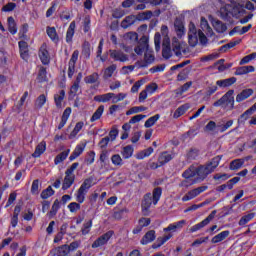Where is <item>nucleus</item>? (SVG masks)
<instances>
[{"label":"nucleus","instance_id":"obj_55","mask_svg":"<svg viewBox=\"0 0 256 256\" xmlns=\"http://www.w3.org/2000/svg\"><path fill=\"white\" fill-rule=\"evenodd\" d=\"M126 98H127V93H118V94L113 93L112 103L114 104L119 103L120 101H124Z\"/></svg>","mask_w":256,"mask_h":256},{"label":"nucleus","instance_id":"obj_59","mask_svg":"<svg viewBox=\"0 0 256 256\" xmlns=\"http://www.w3.org/2000/svg\"><path fill=\"white\" fill-rule=\"evenodd\" d=\"M111 161L113 165H116L117 167H121V165H123V158H121V155L119 154H114L111 157Z\"/></svg>","mask_w":256,"mask_h":256},{"label":"nucleus","instance_id":"obj_7","mask_svg":"<svg viewBox=\"0 0 256 256\" xmlns=\"http://www.w3.org/2000/svg\"><path fill=\"white\" fill-rule=\"evenodd\" d=\"M235 90H229L225 93L218 101L214 102V107H223V109H228L231 111L235 107Z\"/></svg>","mask_w":256,"mask_h":256},{"label":"nucleus","instance_id":"obj_64","mask_svg":"<svg viewBox=\"0 0 256 256\" xmlns=\"http://www.w3.org/2000/svg\"><path fill=\"white\" fill-rule=\"evenodd\" d=\"M40 189H39V180H34L32 182V186H31V193L32 195H37L39 193Z\"/></svg>","mask_w":256,"mask_h":256},{"label":"nucleus","instance_id":"obj_39","mask_svg":"<svg viewBox=\"0 0 256 256\" xmlns=\"http://www.w3.org/2000/svg\"><path fill=\"white\" fill-rule=\"evenodd\" d=\"M191 85H193V82H187L184 85H182L180 88L175 90L176 97H182L183 93H187L189 89H191Z\"/></svg>","mask_w":256,"mask_h":256},{"label":"nucleus","instance_id":"obj_49","mask_svg":"<svg viewBox=\"0 0 256 256\" xmlns=\"http://www.w3.org/2000/svg\"><path fill=\"white\" fill-rule=\"evenodd\" d=\"M92 187H93V178H87L81 184L80 189H82L83 191H86V193H89V189Z\"/></svg>","mask_w":256,"mask_h":256},{"label":"nucleus","instance_id":"obj_48","mask_svg":"<svg viewBox=\"0 0 256 256\" xmlns=\"http://www.w3.org/2000/svg\"><path fill=\"white\" fill-rule=\"evenodd\" d=\"M171 159H173V156L167 152H164L159 156L158 163L159 165H165L166 163H169Z\"/></svg>","mask_w":256,"mask_h":256},{"label":"nucleus","instance_id":"obj_24","mask_svg":"<svg viewBox=\"0 0 256 256\" xmlns=\"http://www.w3.org/2000/svg\"><path fill=\"white\" fill-rule=\"evenodd\" d=\"M124 43H137L139 35L136 32H128L122 36Z\"/></svg>","mask_w":256,"mask_h":256},{"label":"nucleus","instance_id":"obj_20","mask_svg":"<svg viewBox=\"0 0 256 256\" xmlns=\"http://www.w3.org/2000/svg\"><path fill=\"white\" fill-rule=\"evenodd\" d=\"M18 45L21 58L24 59V61H27L29 59V44H27L26 41H20L18 42Z\"/></svg>","mask_w":256,"mask_h":256},{"label":"nucleus","instance_id":"obj_33","mask_svg":"<svg viewBox=\"0 0 256 256\" xmlns=\"http://www.w3.org/2000/svg\"><path fill=\"white\" fill-rule=\"evenodd\" d=\"M47 103V95L46 94H41L38 96L35 100L34 107L35 109H43V106Z\"/></svg>","mask_w":256,"mask_h":256},{"label":"nucleus","instance_id":"obj_34","mask_svg":"<svg viewBox=\"0 0 256 256\" xmlns=\"http://www.w3.org/2000/svg\"><path fill=\"white\" fill-rule=\"evenodd\" d=\"M69 153H71V150L67 149V150L61 152L60 154H58L54 158V164L59 165V164L63 163V161H65V159H67V157H69Z\"/></svg>","mask_w":256,"mask_h":256},{"label":"nucleus","instance_id":"obj_53","mask_svg":"<svg viewBox=\"0 0 256 256\" xmlns=\"http://www.w3.org/2000/svg\"><path fill=\"white\" fill-rule=\"evenodd\" d=\"M69 254V245H62L56 249L57 256H67Z\"/></svg>","mask_w":256,"mask_h":256},{"label":"nucleus","instance_id":"obj_38","mask_svg":"<svg viewBox=\"0 0 256 256\" xmlns=\"http://www.w3.org/2000/svg\"><path fill=\"white\" fill-rule=\"evenodd\" d=\"M83 127H85V123L83 121L76 123L74 129L69 134V139H75Z\"/></svg>","mask_w":256,"mask_h":256},{"label":"nucleus","instance_id":"obj_9","mask_svg":"<svg viewBox=\"0 0 256 256\" xmlns=\"http://www.w3.org/2000/svg\"><path fill=\"white\" fill-rule=\"evenodd\" d=\"M79 167V163H73L66 171L65 177L62 183L63 191H67L75 183V169Z\"/></svg>","mask_w":256,"mask_h":256},{"label":"nucleus","instance_id":"obj_54","mask_svg":"<svg viewBox=\"0 0 256 256\" xmlns=\"http://www.w3.org/2000/svg\"><path fill=\"white\" fill-rule=\"evenodd\" d=\"M55 195V191L51 186L41 192L42 199H49V197H53Z\"/></svg>","mask_w":256,"mask_h":256},{"label":"nucleus","instance_id":"obj_47","mask_svg":"<svg viewBox=\"0 0 256 256\" xmlns=\"http://www.w3.org/2000/svg\"><path fill=\"white\" fill-rule=\"evenodd\" d=\"M46 33L52 41H59V36L57 35V30L55 29V27H47Z\"/></svg>","mask_w":256,"mask_h":256},{"label":"nucleus","instance_id":"obj_21","mask_svg":"<svg viewBox=\"0 0 256 256\" xmlns=\"http://www.w3.org/2000/svg\"><path fill=\"white\" fill-rule=\"evenodd\" d=\"M229 235H231V232L229 230L222 231L211 239V243L214 245L217 243H222V241H225V239H227Z\"/></svg>","mask_w":256,"mask_h":256},{"label":"nucleus","instance_id":"obj_4","mask_svg":"<svg viewBox=\"0 0 256 256\" xmlns=\"http://www.w3.org/2000/svg\"><path fill=\"white\" fill-rule=\"evenodd\" d=\"M163 194V190L158 187L153 190V193H148L144 196L142 201V212L143 215H149V209H151V205H157L159 203V199H161V195Z\"/></svg>","mask_w":256,"mask_h":256},{"label":"nucleus","instance_id":"obj_11","mask_svg":"<svg viewBox=\"0 0 256 256\" xmlns=\"http://www.w3.org/2000/svg\"><path fill=\"white\" fill-rule=\"evenodd\" d=\"M206 189H208L207 186H200L198 188L190 190L188 193H186L182 197V201L183 202L191 201L192 199H195V197H199V195H201V193H205Z\"/></svg>","mask_w":256,"mask_h":256},{"label":"nucleus","instance_id":"obj_5","mask_svg":"<svg viewBox=\"0 0 256 256\" xmlns=\"http://www.w3.org/2000/svg\"><path fill=\"white\" fill-rule=\"evenodd\" d=\"M219 163H221V156H216L206 166L198 167V179L203 181L207 175H210L219 167Z\"/></svg>","mask_w":256,"mask_h":256},{"label":"nucleus","instance_id":"obj_46","mask_svg":"<svg viewBox=\"0 0 256 256\" xmlns=\"http://www.w3.org/2000/svg\"><path fill=\"white\" fill-rule=\"evenodd\" d=\"M36 81L38 83H45L47 81V70L44 67H40Z\"/></svg>","mask_w":256,"mask_h":256},{"label":"nucleus","instance_id":"obj_18","mask_svg":"<svg viewBox=\"0 0 256 256\" xmlns=\"http://www.w3.org/2000/svg\"><path fill=\"white\" fill-rule=\"evenodd\" d=\"M235 83H237V78H235V77L216 81V85L220 89H225L226 87H231V85H235Z\"/></svg>","mask_w":256,"mask_h":256},{"label":"nucleus","instance_id":"obj_56","mask_svg":"<svg viewBox=\"0 0 256 256\" xmlns=\"http://www.w3.org/2000/svg\"><path fill=\"white\" fill-rule=\"evenodd\" d=\"M85 83L92 84L97 83L99 81V74L97 72L87 76L84 78Z\"/></svg>","mask_w":256,"mask_h":256},{"label":"nucleus","instance_id":"obj_52","mask_svg":"<svg viewBox=\"0 0 256 256\" xmlns=\"http://www.w3.org/2000/svg\"><path fill=\"white\" fill-rule=\"evenodd\" d=\"M143 111H147V107L144 106H135L130 108L127 112L126 115H135V113H141Z\"/></svg>","mask_w":256,"mask_h":256},{"label":"nucleus","instance_id":"obj_42","mask_svg":"<svg viewBox=\"0 0 256 256\" xmlns=\"http://www.w3.org/2000/svg\"><path fill=\"white\" fill-rule=\"evenodd\" d=\"M251 29V24L248 26H244L240 28L239 26L235 27L232 31H230L229 35H235V33H238L239 35H245L249 30Z\"/></svg>","mask_w":256,"mask_h":256},{"label":"nucleus","instance_id":"obj_45","mask_svg":"<svg viewBox=\"0 0 256 256\" xmlns=\"http://www.w3.org/2000/svg\"><path fill=\"white\" fill-rule=\"evenodd\" d=\"M174 27L178 37H183V35H185V26L183 25V22L176 21Z\"/></svg>","mask_w":256,"mask_h":256},{"label":"nucleus","instance_id":"obj_10","mask_svg":"<svg viewBox=\"0 0 256 256\" xmlns=\"http://www.w3.org/2000/svg\"><path fill=\"white\" fill-rule=\"evenodd\" d=\"M111 237H113V231H108L102 234L92 243V249H99V247L107 245L111 240Z\"/></svg>","mask_w":256,"mask_h":256},{"label":"nucleus","instance_id":"obj_51","mask_svg":"<svg viewBox=\"0 0 256 256\" xmlns=\"http://www.w3.org/2000/svg\"><path fill=\"white\" fill-rule=\"evenodd\" d=\"M153 17V12L147 11V12H141L138 15H136L137 21H147Z\"/></svg>","mask_w":256,"mask_h":256},{"label":"nucleus","instance_id":"obj_44","mask_svg":"<svg viewBox=\"0 0 256 256\" xmlns=\"http://www.w3.org/2000/svg\"><path fill=\"white\" fill-rule=\"evenodd\" d=\"M198 181H201L199 177H196L194 179L191 178H185L180 184L179 187H191V185H195V183H198Z\"/></svg>","mask_w":256,"mask_h":256},{"label":"nucleus","instance_id":"obj_57","mask_svg":"<svg viewBox=\"0 0 256 256\" xmlns=\"http://www.w3.org/2000/svg\"><path fill=\"white\" fill-rule=\"evenodd\" d=\"M244 161L241 159L234 160L230 163V169L232 171H236L237 169H241L243 167Z\"/></svg>","mask_w":256,"mask_h":256},{"label":"nucleus","instance_id":"obj_31","mask_svg":"<svg viewBox=\"0 0 256 256\" xmlns=\"http://www.w3.org/2000/svg\"><path fill=\"white\" fill-rule=\"evenodd\" d=\"M75 21H72L67 29L66 32V42L72 43L73 42V37L75 35Z\"/></svg>","mask_w":256,"mask_h":256},{"label":"nucleus","instance_id":"obj_26","mask_svg":"<svg viewBox=\"0 0 256 256\" xmlns=\"http://www.w3.org/2000/svg\"><path fill=\"white\" fill-rule=\"evenodd\" d=\"M253 95V89H245L241 93L236 96L237 103H241L245 101V99H249Z\"/></svg>","mask_w":256,"mask_h":256},{"label":"nucleus","instance_id":"obj_61","mask_svg":"<svg viewBox=\"0 0 256 256\" xmlns=\"http://www.w3.org/2000/svg\"><path fill=\"white\" fill-rule=\"evenodd\" d=\"M255 111H256V103L241 115L242 119H249V116L253 115Z\"/></svg>","mask_w":256,"mask_h":256},{"label":"nucleus","instance_id":"obj_60","mask_svg":"<svg viewBox=\"0 0 256 256\" xmlns=\"http://www.w3.org/2000/svg\"><path fill=\"white\" fill-rule=\"evenodd\" d=\"M214 28L218 33H224V31H227V26H225L221 21H216L214 23Z\"/></svg>","mask_w":256,"mask_h":256},{"label":"nucleus","instance_id":"obj_22","mask_svg":"<svg viewBox=\"0 0 256 256\" xmlns=\"http://www.w3.org/2000/svg\"><path fill=\"white\" fill-rule=\"evenodd\" d=\"M136 22H137L136 15L126 16L125 19H123L121 22V27L122 29H129V27H131V25H135Z\"/></svg>","mask_w":256,"mask_h":256},{"label":"nucleus","instance_id":"obj_2","mask_svg":"<svg viewBox=\"0 0 256 256\" xmlns=\"http://www.w3.org/2000/svg\"><path fill=\"white\" fill-rule=\"evenodd\" d=\"M187 225L186 220H180L178 222H174L168 225V227L164 228L163 231L165 234L164 236L157 238V247H161L162 245H165L169 239L173 237V233H177V231H181L183 229V226Z\"/></svg>","mask_w":256,"mask_h":256},{"label":"nucleus","instance_id":"obj_19","mask_svg":"<svg viewBox=\"0 0 256 256\" xmlns=\"http://www.w3.org/2000/svg\"><path fill=\"white\" fill-rule=\"evenodd\" d=\"M47 151V142L41 141L35 148L34 153L32 154V157L34 159H37L43 155Z\"/></svg>","mask_w":256,"mask_h":256},{"label":"nucleus","instance_id":"obj_36","mask_svg":"<svg viewBox=\"0 0 256 256\" xmlns=\"http://www.w3.org/2000/svg\"><path fill=\"white\" fill-rule=\"evenodd\" d=\"M113 92H109L102 95H97L94 97V100H96L98 103H107L109 101H112Z\"/></svg>","mask_w":256,"mask_h":256},{"label":"nucleus","instance_id":"obj_58","mask_svg":"<svg viewBox=\"0 0 256 256\" xmlns=\"http://www.w3.org/2000/svg\"><path fill=\"white\" fill-rule=\"evenodd\" d=\"M144 59L146 63H153L155 61V56L153 55V51L149 48L146 49V52L144 54Z\"/></svg>","mask_w":256,"mask_h":256},{"label":"nucleus","instance_id":"obj_14","mask_svg":"<svg viewBox=\"0 0 256 256\" xmlns=\"http://www.w3.org/2000/svg\"><path fill=\"white\" fill-rule=\"evenodd\" d=\"M109 55L113 61H119L120 63H126V61H129V55L125 54L121 50H109Z\"/></svg>","mask_w":256,"mask_h":256},{"label":"nucleus","instance_id":"obj_32","mask_svg":"<svg viewBox=\"0 0 256 256\" xmlns=\"http://www.w3.org/2000/svg\"><path fill=\"white\" fill-rule=\"evenodd\" d=\"M115 71H117L116 64H112V65L108 66L107 68H105L103 70V79H111V77H113V73H115Z\"/></svg>","mask_w":256,"mask_h":256},{"label":"nucleus","instance_id":"obj_12","mask_svg":"<svg viewBox=\"0 0 256 256\" xmlns=\"http://www.w3.org/2000/svg\"><path fill=\"white\" fill-rule=\"evenodd\" d=\"M187 44L183 41H179L177 38L172 39V51L177 57L182 53H185Z\"/></svg>","mask_w":256,"mask_h":256},{"label":"nucleus","instance_id":"obj_17","mask_svg":"<svg viewBox=\"0 0 256 256\" xmlns=\"http://www.w3.org/2000/svg\"><path fill=\"white\" fill-rule=\"evenodd\" d=\"M182 177L184 179H197L199 177V168L192 166L183 172Z\"/></svg>","mask_w":256,"mask_h":256},{"label":"nucleus","instance_id":"obj_8","mask_svg":"<svg viewBox=\"0 0 256 256\" xmlns=\"http://www.w3.org/2000/svg\"><path fill=\"white\" fill-rule=\"evenodd\" d=\"M161 34L164 37L162 42V57H164V59H170V57L173 55V50H171L169 28L166 25L161 27Z\"/></svg>","mask_w":256,"mask_h":256},{"label":"nucleus","instance_id":"obj_15","mask_svg":"<svg viewBox=\"0 0 256 256\" xmlns=\"http://www.w3.org/2000/svg\"><path fill=\"white\" fill-rule=\"evenodd\" d=\"M39 58L43 65H49L51 57L49 56V50H47V45L44 44L39 50Z\"/></svg>","mask_w":256,"mask_h":256},{"label":"nucleus","instance_id":"obj_30","mask_svg":"<svg viewBox=\"0 0 256 256\" xmlns=\"http://www.w3.org/2000/svg\"><path fill=\"white\" fill-rule=\"evenodd\" d=\"M84 151H85V144H78L75 147L73 153L69 157L70 161H75V159H77V157H79Z\"/></svg>","mask_w":256,"mask_h":256},{"label":"nucleus","instance_id":"obj_62","mask_svg":"<svg viewBox=\"0 0 256 256\" xmlns=\"http://www.w3.org/2000/svg\"><path fill=\"white\" fill-rule=\"evenodd\" d=\"M91 227H93V221L90 220L87 223L84 224L82 228V235H89V232L91 231Z\"/></svg>","mask_w":256,"mask_h":256},{"label":"nucleus","instance_id":"obj_37","mask_svg":"<svg viewBox=\"0 0 256 256\" xmlns=\"http://www.w3.org/2000/svg\"><path fill=\"white\" fill-rule=\"evenodd\" d=\"M254 71L255 67L253 66H241L236 69L235 75H247V73H253Z\"/></svg>","mask_w":256,"mask_h":256},{"label":"nucleus","instance_id":"obj_27","mask_svg":"<svg viewBox=\"0 0 256 256\" xmlns=\"http://www.w3.org/2000/svg\"><path fill=\"white\" fill-rule=\"evenodd\" d=\"M253 219H255V212H250L240 218L238 225L240 227H245V225H247V223H249L250 221H253Z\"/></svg>","mask_w":256,"mask_h":256},{"label":"nucleus","instance_id":"obj_41","mask_svg":"<svg viewBox=\"0 0 256 256\" xmlns=\"http://www.w3.org/2000/svg\"><path fill=\"white\" fill-rule=\"evenodd\" d=\"M8 23V30L12 35H15L17 33V23H15V18L8 17L7 19Z\"/></svg>","mask_w":256,"mask_h":256},{"label":"nucleus","instance_id":"obj_28","mask_svg":"<svg viewBox=\"0 0 256 256\" xmlns=\"http://www.w3.org/2000/svg\"><path fill=\"white\" fill-rule=\"evenodd\" d=\"M190 107H191V105H189V104H183L182 106L178 107L173 114V118L179 119V117H181L182 115H185V113H187V111H189Z\"/></svg>","mask_w":256,"mask_h":256},{"label":"nucleus","instance_id":"obj_40","mask_svg":"<svg viewBox=\"0 0 256 256\" xmlns=\"http://www.w3.org/2000/svg\"><path fill=\"white\" fill-rule=\"evenodd\" d=\"M105 111V106L101 105L97 108V110L93 113L92 117L90 118L91 123H95V121H99V118L103 116Z\"/></svg>","mask_w":256,"mask_h":256},{"label":"nucleus","instance_id":"obj_43","mask_svg":"<svg viewBox=\"0 0 256 256\" xmlns=\"http://www.w3.org/2000/svg\"><path fill=\"white\" fill-rule=\"evenodd\" d=\"M77 203H85V197H87V191L79 188L75 193Z\"/></svg>","mask_w":256,"mask_h":256},{"label":"nucleus","instance_id":"obj_25","mask_svg":"<svg viewBox=\"0 0 256 256\" xmlns=\"http://www.w3.org/2000/svg\"><path fill=\"white\" fill-rule=\"evenodd\" d=\"M153 151H154L153 147H149L147 149L141 150L136 153L135 158L141 161L147 157H151V155H153Z\"/></svg>","mask_w":256,"mask_h":256},{"label":"nucleus","instance_id":"obj_63","mask_svg":"<svg viewBox=\"0 0 256 256\" xmlns=\"http://www.w3.org/2000/svg\"><path fill=\"white\" fill-rule=\"evenodd\" d=\"M157 89H159V86H157L156 83H152L150 85H147L145 90L148 93V95H153V93H155Z\"/></svg>","mask_w":256,"mask_h":256},{"label":"nucleus","instance_id":"obj_16","mask_svg":"<svg viewBox=\"0 0 256 256\" xmlns=\"http://www.w3.org/2000/svg\"><path fill=\"white\" fill-rule=\"evenodd\" d=\"M149 45L147 44V36H143L140 39V43L139 45H137L134 48V52L136 55H143V53H145L148 49Z\"/></svg>","mask_w":256,"mask_h":256},{"label":"nucleus","instance_id":"obj_13","mask_svg":"<svg viewBox=\"0 0 256 256\" xmlns=\"http://www.w3.org/2000/svg\"><path fill=\"white\" fill-rule=\"evenodd\" d=\"M214 217H215V211L209 214L207 218L202 220L200 223L192 226L190 228V233H197V231H200V229H203V227H207V225L211 223V221H213Z\"/></svg>","mask_w":256,"mask_h":256},{"label":"nucleus","instance_id":"obj_3","mask_svg":"<svg viewBox=\"0 0 256 256\" xmlns=\"http://www.w3.org/2000/svg\"><path fill=\"white\" fill-rule=\"evenodd\" d=\"M188 27V43L191 47H196L199 41L202 45H207L209 41L207 36L201 30L197 32V27H195L193 22H190Z\"/></svg>","mask_w":256,"mask_h":256},{"label":"nucleus","instance_id":"obj_1","mask_svg":"<svg viewBox=\"0 0 256 256\" xmlns=\"http://www.w3.org/2000/svg\"><path fill=\"white\" fill-rule=\"evenodd\" d=\"M245 13V0H230V4L223 5L219 10L222 19L236 17L239 19Z\"/></svg>","mask_w":256,"mask_h":256},{"label":"nucleus","instance_id":"obj_29","mask_svg":"<svg viewBox=\"0 0 256 256\" xmlns=\"http://www.w3.org/2000/svg\"><path fill=\"white\" fill-rule=\"evenodd\" d=\"M152 241H155V231L150 230L148 231L143 238L141 239V245H149V243H152Z\"/></svg>","mask_w":256,"mask_h":256},{"label":"nucleus","instance_id":"obj_35","mask_svg":"<svg viewBox=\"0 0 256 256\" xmlns=\"http://www.w3.org/2000/svg\"><path fill=\"white\" fill-rule=\"evenodd\" d=\"M134 151H135V149L133 148V146L127 145V146L123 147V149L121 151V155H122L123 159H131V157H133Z\"/></svg>","mask_w":256,"mask_h":256},{"label":"nucleus","instance_id":"obj_23","mask_svg":"<svg viewBox=\"0 0 256 256\" xmlns=\"http://www.w3.org/2000/svg\"><path fill=\"white\" fill-rule=\"evenodd\" d=\"M64 99H65V90H60L58 93L54 95V102L57 109L63 108Z\"/></svg>","mask_w":256,"mask_h":256},{"label":"nucleus","instance_id":"obj_50","mask_svg":"<svg viewBox=\"0 0 256 256\" xmlns=\"http://www.w3.org/2000/svg\"><path fill=\"white\" fill-rule=\"evenodd\" d=\"M158 119H161V115H159V114H156V115L150 117L148 120H146L144 127H146V129L153 127V125H155V123L157 122Z\"/></svg>","mask_w":256,"mask_h":256},{"label":"nucleus","instance_id":"obj_6","mask_svg":"<svg viewBox=\"0 0 256 256\" xmlns=\"http://www.w3.org/2000/svg\"><path fill=\"white\" fill-rule=\"evenodd\" d=\"M219 163H221V156H216L206 166L198 167V179L203 181L207 175H210L219 167Z\"/></svg>","mask_w":256,"mask_h":256}]
</instances>
